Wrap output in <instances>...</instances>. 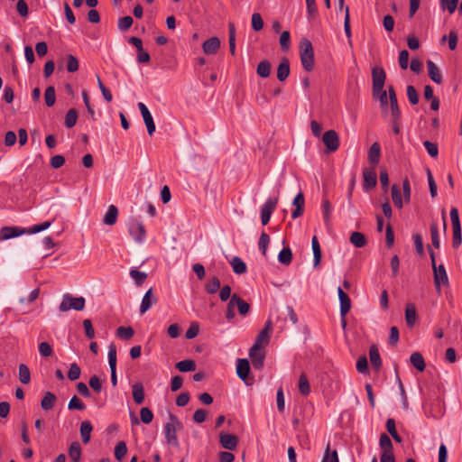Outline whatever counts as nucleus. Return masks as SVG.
I'll return each mask as SVG.
<instances>
[{
	"label": "nucleus",
	"instance_id": "f257e3e1",
	"mask_svg": "<svg viewBox=\"0 0 462 462\" xmlns=\"http://www.w3.org/2000/svg\"><path fill=\"white\" fill-rule=\"evenodd\" d=\"M183 428L182 423L173 414L169 415V421L164 425V436L169 445L175 448L179 447V440L177 438V431Z\"/></svg>",
	"mask_w": 462,
	"mask_h": 462
},
{
	"label": "nucleus",
	"instance_id": "f03ea898",
	"mask_svg": "<svg viewBox=\"0 0 462 462\" xmlns=\"http://www.w3.org/2000/svg\"><path fill=\"white\" fill-rule=\"evenodd\" d=\"M300 61L306 71H312L314 69V51L311 42L308 39L300 42Z\"/></svg>",
	"mask_w": 462,
	"mask_h": 462
},
{
	"label": "nucleus",
	"instance_id": "7ed1b4c3",
	"mask_svg": "<svg viewBox=\"0 0 462 462\" xmlns=\"http://www.w3.org/2000/svg\"><path fill=\"white\" fill-rule=\"evenodd\" d=\"M428 250L431 260V265L434 271V284L438 292H440L441 285L448 284V274L443 264H440L439 266L436 265L435 253L430 247V245L428 246Z\"/></svg>",
	"mask_w": 462,
	"mask_h": 462
},
{
	"label": "nucleus",
	"instance_id": "20e7f679",
	"mask_svg": "<svg viewBox=\"0 0 462 462\" xmlns=\"http://www.w3.org/2000/svg\"><path fill=\"white\" fill-rule=\"evenodd\" d=\"M85 304L86 300L84 297H73L69 293H65L62 296L61 302L59 306V310L61 312H66L69 310L81 311L84 310Z\"/></svg>",
	"mask_w": 462,
	"mask_h": 462
},
{
	"label": "nucleus",
	"instance_id": "39448f33",
	"mask_svg": "<svg viewBox=\"0 0 462 462\" xmlns=\"http://www.w3.org/2000/svg\"><path fill=\"white\" fill-rule=\"evenodd\" d=\"M129 235L138 243L143 244L146 237V231L143 225L136 220H133L128 225Z\"/></svg>",
	"mask_w": 462,
	"mask_h": 462
},
{
	"label": "nucleus",
	"instance_id": "423d86ee",
	"mask_svg": "<svg viewBox=\"0 0 462 462\" xmlns=\"http://www.w3.org/2000/svg\"><path fill=\"white\" fill-rule=\"evenodd\" d=\"M278 203V197L269 198L261 208V221L263 226L270 221L271 216L274 211Z\"/></svg>",
	"mask_w": 462,
	"mask_h": 462
},
{
	"label": "nucleus",
	"instance_id": "0eeeda50",
	"mask_svg": "<svg viewBox=\"0 0 462 462\" xmlns=\"http://www.w3.org/2000/svg\"><path fill=\"white\" fill-rule=\"evenodd\" d=\"M322 142L326 146L328 152H335L339 147V137L335 130H328L324 133Z\"/></svg>",
	"mask_w": 462,
	"mask_h": 462
},
{
	"label": "nucleus",
	"instance_id": "6e6552de",
	"mask_svg": "<svg viewBox=\"0 0 462 462\" xmlns=\"http://www.w3.org/2000/svg\"><path fill=\"white\" fill-rule=\"evenodd\" d=\"M386 74L382 67H374L372 69L373 91L383 89Z\"/></svg>",
	"mask_w": 462,
	"mask_h": 462
},
{
	"label": "nucleus",
	"instance_id": "1a4fd4ad",
	"mask_svg": "<svg viewBox=\"0 0 462 462\" xmlns=\"http://www.w3.org/2000/svg\"><path fill=\"white\" fill-rule=\"evenodd\" d=\"M108 364L111 370V383L113 386L117 384L116 376V347L114 344L108 346Z\"/></svg>",
	"mask_w": 462,
	"mask_h": 462
},
{
	"label": "nucleus",
	"instance_id": "9d476101",
	"mask_svg": "<svg viewBox=\"0 0 462 462\" xmlns=\"http://www.w3.org/2000/svg\"><path fill=\"white\" fill-rule=\"evenodd\" d=\"M138 108L142 114L143 118V122L146 125L147 132H148L149 135H152V134L155 132V124L153 122V118H152L149 109L143 102L138 103Z\"/></svg>",
	"mask_w": 462,
	"mask_h": 462
},
{
	"label": "nucleus",
	"instance_id": "9b49d317",
	"mask_svg": "<svg viewBox=\"0 0 462 462\" xmlns=\"http://www.w3.org/2000/svg\"><path fill=\"white\" fill-rule=\"evenodd\" d=\"M219 443L226 449L235 450L237 448L238 438L234 434L221 432L219 434Z\"/></svg>",
	"mask_w": 462,
	"mask_h": 462
},
{
	"label": "nucleus",
	"instance_id": "f8f14e48",
	"mask_svg": "<svg viewBox=\"0 0 462 462\" xmlns=\"http://www.w3.org/2000/svg\"><path fill=\"white\" fill-rule=\"evenodd\" d=\"M26 234V228L18 226H4L0 230V239L7 240Z\"/></svg>",
	"mask_w": 462,
	"mask_h": 462
},
{
	"label": "nucleus",
	"instance_id": "ddd939ff",
	"mask_svg": "<svg viewBox=\"0 0 462 462\" xmlns=\"http://www.w3.org/2000/svg\"><path fill=\"white\" fill-rule=\"evenodd\" d=\"M249 372H250L249 361L246 358L237 359V364H236L237 376L242 381H244L246 384H248L247 378H248Z\"/></svg>",
	"mask_w": 462,
	"mask_h": 462
},
{
	"label": "nucleus",
	"instance_id": "4468645a",
	"mask_svg": "<svg viewBox=\"0 0 462 462\" xmlns=\"http://www.w3.org/2000/svg\"><path fill=\"white\" fill-rule=\"evenodd\" d=\"M337 294L340 303V316H346L351 309L350 298L340 287L337 288Z\"/></svg>",
	"mask_w": 462,
	"mask_h": 462
},
{
	"label": "nucleus",
	"instance_id": "2eb2a0df",
	"mask_svg": "<svg viewBox=\"0 0 462 462\" xmlns=\"http://www.w3.org/2000/svg\"><path fill=\"white\" fill-rule=\"evenodd\" d=\"M381 157V148L378 143H374L368 151V161L372 168H374L379 163Z\"/></svg>",
	"mask_w": 462,
	"mask_h": 462
},
{
	"label": "nucleus",
	"instance_id": "dca6fc26",
	"mask_svg": "<svg viewBox=\"0 0 462 462\" xmlns=\"http://www.w3.org/2000/svg\"><path fill=\"white\" fill-rule=\"evenodd\" d=\"M156 302V299L153 296L152 289L150 288L142 299L140 305V313L144 314Z\"/></svg>",
	"mask_w": 462,
	"mask_h": 462
},
{
	"label": "nucleus",
	"instance_id": "f3484780",
	"mask_svg": "<svg viewBox=\"0 0 462 462\" xmlns=\"http://www.w3.org/2000/svg\"><path fill=\"white\" fill-rule=\"evenodd\" d=\"M293 206H295V209L291 212V217L296 219L300 217L303 214L305 199L304 196L301 192L297 194L292 201Z\"/></svg>",
	"mask_w": 462,
	"mask_h": 462
},
{
	"label": "nucleus",
	"instance_id": "a211bd4d",
	"mask_svg": "<svg viewBox=\"0 0 462 462\" xmlns=\"http://www.w3.org/2000/svg\"><path fill=\"white\" fill-rule=\"evenodd\" d=\"M220 47V40L217 37H211L204 42L203 51L208 54H215Z\"/></svg>",
	"mask_w": 462,
	"mask_h": 462
},
{
	"label": "nucleus",
	"instance_id": "6ab92c4d",
	"mask_svg": "<svg viewBox=\"0 0 462 462\" xmlns=\"http://www.w3.org/2000/svg\"><path fill=\"white\" fill-rule=\"evenodd\" d=\"M363 177H364V189H370L376 186L377 180H376V174L374 171L365 169L363 171Z\"/></svg>",
	"mask_w": 462,
	"mask_h": 462
},
{
	"label": "nucleus",
	"instance_id": "aec40b11",
	"mask_svg": "<svg viewBox=\"0 0 462 462\" xmlns=\"http://www.w3.org/2000/svg\"><path fill=\"white\" fill-rule=\"evenodd\" d=\"M249 356L254 368L261 370L264 365V355L260 350L253 351V346L249 349Z\"/></svg>",
	"mask_w": 462,
	"mask_h": 462
},
{
	"label": "nucleus",
	"instance_id": "412c9836",
	"mask_svg": "<svg viewBox=\"0 0 462 462\" xmlns=\"http://www.w3.org/2000/svg\"><path fill=\"white\" fill-rule=\"evenodd\" d=\"M427 68L429 77L432 81L437 84H440L442 82V75L438 66L432 60H427Z\"/></svg>",
	"mask_w": 462,
	"mask_h": 462
},
{
	"label": "nucleus",
	"instance_id": "4be33fe9",
	"mask_svg": "<svg viewBox=\"0 0 462 462\" xmlns=\"http://www.w3.org/2000/svg\"><path fill=\"white\" fill-rule=\"evenodd\" d=\"M133 399L136 404H142L144 401V389L141 383H135L132 385Z\"/></svg>",
	"mask_w": 462,
	"mask_h": 462
},
{
	"label": "nucleus",
	"instance_id": "5701e85b",
	"mask_svg": "<svg viewBox=\"0 0 462 462\" xmlns=\"http://www.w3.org/2000/svg\"><path fill=\"white\" fill-rule=\"evenodd\" d=\"M291 72L290 63L287 59H283L277 68V79L280 81L287 79Z\"/></svg>",
	"mask_w": 462,
	"mask_h": 462
},
{
	"label": "nucleus",
	"instance_id": "b1692460",
	"mask_svg": "<svg viewBox=\"0 0 462 462\" xmlns=\"http://www.w3.org/2000/svg\"><path fill=\"white\" fill-rule=\"evenodd\" d=\"M233 300L236 303V308L240 315L245 316L250 311V305L240 298L237 294H233Z\"/></svg>",
	"mask_w": 462,
	"mask_h": 462
},
{
	"label": "nucleus",
	"instance_id": "393cba45",
	"mask_svg": "<svg viewBox=\"0 0 462 462\" xmlns=\"http://www.w3.org/2000/svg\"><path fill=\"white\" fill-rule=\"evenodd\" d=\"M233 272L236 274H244L246 273V263L238 256H235L230 261Z\"/></svg>",
	"mask_w": 462,
	"mask_h": 462
},
{
	"label": "nucleus",
	"instance_id": "a878e982",
	"mask_svg": "<svg viewBox=\"0 0 462 462\" xmlns=\"http://www.w3.org/2000/svg\"><path fill=\"white\" fill-rule=\"evenodd\" d=\"M118 215V209L115 205H110L104 217L103 222L107 226L116 224Z\"/></svg>",
	"mask_w": 462,
	"mask_h": 462
},
{
	"label": "nucleus",
	"instance_id": "bb28decb",
	"mask_svg": "<svg viewBox=\"0 0 462 462\" xmlns=\"http://www.w3.org/2000/svg\"><path fill=\"white\" fill-rule=\"evenodd\" d=\"M92 430H93V427L89 420H84L80 423V435H81L82 442L84 444H87L89 442Z\"/></svg>",
	"mask_w": 462,
	"mask_h": 462
},
{
	"label": "nucleus",
	"instance_id": "cd10ccee",
	"mask_svg": "<svg viewBox=\"0 0 462 462\" xmlns=\"http://www.w3.org/2000/svg\"><path fill=\"white\" fill-rule=\"evenodd\" d=\"M369 357L373 367L378 370L382 365V360L379 354V350L375 345H373L369 348Z\"/></svg>",
	"mask_w": 462,
	"mask_h": 462
},
{
	"label": "nucleus",
	"instance_id": "c85d7f7f",
	"mask_svg": "<svg viewBox=\"0 0 462 462\" xmlns=\"http://www.w3.org/2000/svg\"><path fill=\"white\" fill-rule=\"evenodd\" d=\"M405 320L407 326L411 328L417 320V312L413 304H408L405 310Z\"/></svg>",
	"mask_w": 462,
	"mask_h": 462
},
{
	"label": "nucleus",
	"instance_id": "c756f323",
	"mask_svg": "<svg viewBox=\"0 0 462 462\" xmlns=\"http://www.w3.org/2000/svg\"><path fill=\"white\" fill-rule=\"evenodd\" d=\"M56 396L51 392H46L41 402V407L43 411H50L53 408Z\"/></svg>",
	"mask_w": 462,
	"mask_h": 462
},
{
	"label": "nucleus",
	"instance_id": "7c9ffc66",
	"mask_svg": "<svg viewBox=\"0 0 462 462\" xmlns=\"http://www.w3.org/2000/svg\"><path fill=\"white\" fill-rule=\"evenodd\" d=\"M269 340H270V334L266 333L263 330H261L259 332L258 336L256 337L254 344L252 346L253 351L261 350L263 345H267L269 343Z\"/></svg>",
	"mask_w": 462,
	"mask_h": 462
},
{
	"label": "nucleus",
	"instance_id": "2f4dec72",
	"mask_svg": "<svg viewBox=\"0 0 462 462\" xmlns=\"http://www.w3.org/2000/svg\"><path fill=\"white\" fill-rule=\"evenodd\" d=\"M271 69H272L271 62L267 60H263L260 61L259 64L257 65L256 73L261 78H268L271 74Z\"/></svg>",
	"mask_w": 462,
	"mask_h": 462
},
{
	"label": "nucleus",
	"instance_id": "473e14b6",
	"mask_svg": "<svg viewBox=\"0 0 462 462\" xmlns=\"http://www.w3.org/2000/svg\"><path fill=\"white\" fill-rule=\"evenodd\" d=\"M410 361L411 365L420 372L424 371L425 369V361L421 354L418 352H414L411 355Z\"/></svg>",
	"mask_w": 462,
	"mask_h": 462
},
{
	"label": "nucleus",
	"instance_id": "72a5a7b5",
	"mask_svg": "<svg viewBox=\"0 0 462 462\" xmlns=\"http://www.w3.org/2000/svg\"><path fill=\"white\" fill-rule=\"evenodd\" d=\"M349 240L350 243L357 248L364 247L367 243L365 235L360 232H353L350 236Z\"/></svg>",
	"mask_w": 462,
	"mask_h": 462
},
{
	"label": "nucleus",
	"instance_id": "f704fd0d",
	"mask_svg": "<svg viewBox=\"0 0 462 462\" xmlns=\"http://www.w3.org/2000/svg\"><path fill=\"white\" fill-rule=\"evenodd\" d=\"M176 368L181 373L192 372L196 369V363L190 359L182 360L176 364Z\"/></svg>",
	"mask_w": 462,
	"mask_h": 462
},
{
	"label": "nucleus",
	"instance_id": "c9c22d12",
	"mask_svg": "<svg viewBox=\"0 0 462 462\" xmlns=\"http://www.w3.org/2000/svg\"><path fill=\"white\" fill-rule=\"evenodd\" d=\"M69 456L73 462H79L81 457V447L79 442H72L69 448Z\"/></svg>",
	"mask_w": 462,
	"mask_h": 462
},
{
	"label": "nucleus",
	"instance_id": "e433bc0d",
	"mask_svg": "<svg viewBox=\"0 0 462 462\" xmlns=\"http://www.w3.org/2000/svg\"><path fill=\"white\" fill-rule=\"evenodd\" d=\"M311 246L313 251L314 266H317L321 259V249L317 236L312 237Z\"/></svg>",
	"mask_w": 462,
	"mask_h": 462
},
{
	"label": "nucleus",
	"instance_id": "4c0bfd02",
	"mask_svg": "<svg viewBox=\"0 0 462 462\" xmlns=\"http://www.w3.org/2000/svg\"><path fill=\"white\" fill-rule=\"evenodd\" d=\"M129 274L137 286H141L148 276L146 273L138 271L136 269H132Z\"/></svg>",
	"mask_w": 462,
	"mask_h": 462
},
{
	"label": "nucleus",
	"instance_id": "58836bf2",
	"mask_svg": "<svg viewBox=\"0 0 462 462\" xmlns=\"http://www.w3.org/2000/svg\"><path fill=\"white\" fill-rule=\"evenodd\" d=\"M19 380L23 384H27L31 381V373L25 364L19 365Z\"/></svg>",
	"mask_w": 462,
	"mask_h": 462
},
{
	"label": "nucleus",
	"instance_id": "ea45409f",
	"mask_svg": "<svg viewBox=\"0 0 462 462\" xmlns=\"http://www.w3.org/2000/svg\"><path fill=\"white\" fill-rule=\"evenodd\" d=\"M292 260V253L290 247H284L278 255V261L285 265H288L291 263Z\"/></svg>",
	"mask_w": 462,
	"mask_h": 462
},
{
	"label": "nucleus",
	"instance_id": "a19ab883",
	"mask_svg": "<svg viewBox=\"0 0 462 462\" xmlns=\"http://www.w3.org/2000/svg\"><path fill=\"white\" fill-rule=\"evenodd\" d=\"M299 391L304 396H307L310 393V383L305 374H301L300 376Z\"/></svg>",
	"mask_w": 462,
	"mask_h": 462
},
{
	"label": "nucleus",
	"instance_id": "79ce46f5",
	"mask_svg": "<svg viewBox=\"0 0 462 462\" xmlns=\"http://www.w3.org/2000/svg\"><path fill=\"white\" fill-rule=\"evenodd\" d=\"M386 429H387L389 434L393 437V439L396 442H398V443L402 442V438L397 433L396 427H395V420L393 419L390 418L386 420Z\"/></svg>",
	"mask_w": 462,
	"mask_h": 462
},
{
	"label": "nucleus",
	"instance_id": "37998d69",
	"mask_svg": "<svg viewBox=\"0 0 462 462\" xmlns=\"http://www.w3.org/2000/svg\"><path fill=\"white\" fill-rule=\"evenodd\" d=\"M221 283L217 277H213L206 285L205 290L208 294H214L220 289Z\"/></svg>",
	"mask_w": 462,
	"mask_h": 462
},
{
	"label": "nucleus",
	"instance_id": "c03bdc74",
	"mask_svg": "<svg viewBox=\"0 0 462 462\" xmlns=\"http://www.w3.org/2000/svg\"><path fill=\"white\" fill-rule=\"evenodd\" d=\"M380 448L383 449V452H392L393 451V443L391 439L385 433L381 434L379 439Z\"/></svg>",
	"mask_w": 462,
	"mask_h": 462
},
{
	"label": "nucleus",
	"instance_id": "a18cd8bd",
	"mask_svg": "<svg viewBox=\"0 0 462 462\" xmlns=\"http://www.w3.org/2000/svg\"><path fill=\"white\" fill-rule=\"evenodd\" d=\"M77 119H78V113L76 111V109L74 108H71L69 109L67 114H66V116H65V126L67 128H72L76 123H77Z\"/></svg>",
	"mask_w": 462,
	"mask_h": 462
},
{
	"label": "nucleus",
	"instance_id": "49530a36",
	"mask_svg": "<svg viewBox=\"0 0 462 462\" xmlns=\"http://www.w3.org/2000/svg\"><path fill=\"white\" fill-rule=\"evenodd\" d=\"M134 334V331L131 327H119L116 329V336L123 340H128L132 338Z\"/></svg>",
	"mask_w": 462,
	"mask_h": 462
},
{
	"label": "nucleus",
	"instance_id": "de8ad7c7",
	"mask_svg": "<svg viewBox=\"0 0 462 462\" xmlns=\"http://www.w3.org/2000/svg\"><path fill=\"white\" fill-rule=\"evenodd\" d=\"M321 462H339L337 450L330 451V444L328 443Z\"/></svg>",
	"mask_w": 462,
	"mask_h": 462
},
{
	"label": "nucleus",
	"instance_id": "09e8293b",
	"mask_svg": "<svg viewBox=\"0 0 462 462\" xmlns=\"http://www.w3.org/2000/svg\"><path fill=\"white\" fill-rule=\"evenodd\" d=\"M44 100L47 106L51 107L55 104L56 97H55V88L52 86H50L46 88L44 93Z\"/></svg>",
	"mask_w": 462,
	"mask_h": 462
},
{
	"label": "nucleus",
	"instance_id": "8fccbe9b",
	"mask_svg": "<svg viewBox=\"0 0 462 462\" xmlns=\"http://www.w3.org/2000/svg\"><path fill=\"white\" fill-rule=\"evenodd\" d=\"M127 452V447L125 441H119L115 448V457L121 461Z\"/></svg>",
	"mask_w": 462,
	"mask_h": 462
},
{
	"label": "nucleus",
	"instance_id": "3c124183",
	"mask_svg": "<svg viewBox=\"0 0 462 462\" xmlns=\"http://www.w3.org/2000/svg\"><path fill=\"white\" fill-rule=\"evenodd\" d=\"M373 97L374 98H378L383 110H386L389 101L387 92L384 89H382L381 91H373Z\"/></svg>",
	"mask_w": 462,
	"mask_h": 462
},
{
	"label": "nucleus",
	"instance_id": "603ef678",
	"mask_svg": "<svg viewBox=\"0 0 462 462\" xmlns=\"http://www.w3.org/2000/svg\"><path fill=\"white\" fill-rule=\"evenodd\" d=\"M52 224V221H45L42 224L34 225L32 227L26 229V234L32 235L36 233H40L48 229Z\"/></svg>",
	"mask_w": 462,
	"mask_h": 462
},
{
	"label": "nucleus",
	"instance_id": "864d4df0",
	"mask_svg": "<svg viewBox=\"0 0 462 462\" xmlns=\"http://www.w3.org/2000/svg\"><path fill=\"white\" fill-rule=\"evenodd\" d=\"M68 409L70 411H84L86 405L76 395H74L69 402Z\"/></svg>",
	"mask_w": 462,
	"mask_h": 462
},
{
	"label": "nucleus",
	"instance_id": "5fc2aeb1",
	"mask_svg": "<svg viewBox=\"0 0 462 462\" xmlns=\"http://www.w3.org/2000/svg\"><path fill=\"white\" fill-rule=\"evenodd\" d=\"M270 243V236L265 232H263L260 236L258 246L259 250L262 252L263 255H266L268 245Z\"/></svg>",
	"mask_w": 462,
	"mask_h": 462
},
{
	"label": "nucleus",
	"instance_id": "6e6d98bb",
	"mask_svg": "<svg viewBox=\"0 0 462 462\" xmlns=\"http://www.w3.org/2000/svg\"><path fill=\"white\" fill-rule=\"evenodd\" d=\"M392 199L395 207L398 208H402V193L396 185L392 187Z\"/></svg>",
	"mask_w": 462,
	"mask_h": 462
},
{
	"label": "nucleus",
	"instance_id": "4d7b16f0",
	"mask_svg": "<svg viewBox=\"0 0 462 462\" xmlns=\"http://www.w3.org/2000/svg\"><path fill=\"white\" fill-rule=\"evenodd\" d=\"M430 236H431V242L432 245L435 248H439L440 242L439 237V227L437 223H432L430 225Z\"/></svg>",
	"mask_w": 462,
	"mask_h": 462
},
{
	"label": "nucleus",
	"instance_id": "13d9d810",
	"mask_svg": "<svg viewBox=\"0 0 462 462\" xmlns=\"http://www.w3.org/2000/svg\"><path fill=\"white\" fill-rule=\"evenodd\" d=\"M415 250L418 254H424L423 238L420 234H415L412 236Z\"/></svg>",
	"mask_w": 462,
	"mask_h": 462
},
{
	"label": "nucleus",
	"instance_id": "bf43d9fd",
	"mask_svg": "<svg viewBox=\"0 0 462 462\" xmlns=\"http://www.w3.org/2000/svg\"><path fill=\"white\" fill-rule=\"evenodd\" d=\"M97 80L98 88H99L100 91L102 92L103 97L105 98L106 101L111 102L113 99V96H112L111 92L109 91V89L103 84V82L98 75H97Z\"/></svg>",
	"mask_w": 462,
	"mask_h": 462
},
{
	"label": "nucleus",
	"instance_id": "052dcab7",
	"mask_svg": "<svg viewBox=\"0 0 462 462\" xmlns=\"http://www.w3.org/2000/svg\"><path fill=\"white\" fill-rule=\"evenodd\" d=\"M291 36L289 31H282L280 36V44L283 51H287L290 49Z\"/></svg>",
	"mask_w": 462,
	"mask_h": 462
},
{
	"label": "nucleus",
	"instance_id": "680f3d73",
	"mask_svg": "<svg viewBox=\"0 0 462 462\" xmlns=\"http://www.w3.org/2000/svg\"><path fill=\"white\" fill-rule=\"evenodd\" d=\"M407 97L411 104L417 105L419 102V96L415 89V88L411 85H409L406 89Z\"/></svg>",
	"mask_w": 462,
	"mask_h": 462
},
{
	"label": "nucleus",
	"instance_id": "e2e57ef3",
	"mask_svg": "<svg viewBox=\"0 0 462 462\" xmlns=\"http://www.w3.org/2000/svg\"><path fill=\"white\" fill-rule=\"evenodd\" d=\"M140 417H141V420L144 424H149L152 422V420L153 419V414L149 408L143 407L140 411Z\"/></svg>",
	"mask_w": 462,
	"mask_h": 462
},
{
	"label": "nucleus",
	"instance_id": "0e129e2a",
	"mask_svg": "<svg viewBox=\"0 0 462 462\" xmlns=\"http://www.w3.org/2000/svg\"><path fill=\"white\" fill-rule=\"evenodd\" d=\"M79 69V61L73 55L69 54L67 58V70L70 73Z\"/></svg>",
	"mask_w": 462,
	"mask_h": 462
},
{
	"label": "nucleus",
	"instance_id": "69168bd1",
	"mask_svg": "<svg viewBox=\"0 0 462 462\" xmlns=\"http://www.w3.org/2000/svg\"><path fill=\"white\" fill-rule=\"evenodd\" d=\"M80 373L81 371L79 366L76 363H73L70 365L69 370L68 372V378L71 381H75L79 378Z\"/></svg>",
	"mask_w": 462,
	"mask_h": 462
},
{
	"label": "nucleus",
	"instance_id": "338daca9",
	"mask_svg": "<svg viewBox=\"0 0 462 462\" xmlns=\"http://www.w3.org/2000/svg\"><path fill=\"white\" fill-rule=\"evenodd\" d=\"M423 145L426 148L428 153L432 158H436L439 154V148L438 145L434 143H431L430 141L423 142Z\"/></svg>",
	"mask_w": 462,
	"mask_h": 462
},
{
	"label": "nucleus",
	"instance_id": "774afa93",
	"mask_svg": "<svg viewBox=\"0 0 462 462\" xmlns=\"http://www.w3.org/2000/svg\"><path fill=\"white\" fill-rule=\"evenodd\" d=\"M356 370L361 374L368 372V361L365 356H360L356 362Z\"/></svg>",
	"mask_w": 462,
	"mask_h": 462
}]
</instances>
